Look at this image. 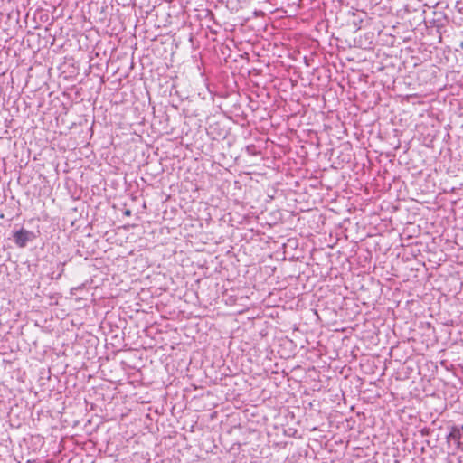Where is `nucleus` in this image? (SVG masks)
Returning <instances> with one entry per match:
<instances>
[{"label": "nucleus", "mask_w": 463, "mask_h": 463, "mask_svg": "<svg viewBox=\"0 0 463 463\" xmlns=\"http://www.w3.org/2000/svg\"><path fill=\"white\" fill-rule=\"evenodd\" d=\"M63 271V269H61V271L57 275V277L55 279H59L61 276V272Z\"/></svg>", "instance_id": "obj_4"}, {"label": "nucleus", "mask_w": 463, "mask_h": 463, "mask_svg": "<svg viewBox=\"0 0 463 463\" xmlns=\"http://www.w3.org/2000/svg\"><path fill=\"white\" fill-rule=\"evenodd\" d=\"M461 433H462V440H461V444H463V425H461Z\"/></svg>", "instance_id": "obj_3"}, {"label": "nucleus", "mask_w": 463, "mask_h": 463, "mask_svg": "<svg viewBox=\"0 0 463 463\" xmlns=\"http://www.w3.org/2000/svg\"><path fill=\"white\" fill-rule=\"evenodd\" d=\"M35 238L33 232L21 229L14 233V241L19 248H24L29 241Z\"/></svg>", "instance_id": "obj_1"}, {"label": "nucleus", "mask_w": 463, "mask_h": 463, "mask_svg": "<svg viewBox=\"0 0 463 463\" xmlns=\"http://www.w3.org/2000/svg\"><path fill=\"white\" fill-rule=\"evenodd\" d=\"M125 214H126V215H130V211H129V210H127V211L125 212Z\"/></svg>", "instance_id": "obj_5"}, {"label": "nucleus", "mask_w": 463, "mask_h": 463, "mask_svg": "<svg viewBox=\"0 0 463 463\" xmlns=\"http://www.w3.org/2000/svg\"><path fill=\"white\" fill-rule=\"evenodd\" d=\"M449 440H454L458 443L459 447L461 445L462 440V433H461V425L460 426H453L447 436Z\"/></svg>", "instance_id": "obj_2"}]
</instances>
